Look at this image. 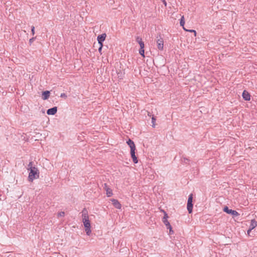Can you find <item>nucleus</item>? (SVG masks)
<instances>
[{
  "mask_svg": "<svg viewBox=\"0 0 257 257\" xmlns=\"http://www.w3.org/2000/svg\"><path fill=\"white\" fill-rule=\"evenodd\" d=\"M186 31H188L190 32H193V33H194L195 36L196 35V31H195L194 30H186Z\"/></svg>",
  "mask_w": 257,
  "mask_h": 257,
  "instance_id": "27",
  "label": "nucleus"
},
{
  "mask_svg": "<svg viewBox=\"0 0 257 257\" xmlns=\"http://www.w3.org/2000/svg\"><path fill=\"white\" fill-rule=\"evenodd\" d=\"M150 114V112H148V115L151 116V114Z\"/></svg>",
  "mask_w": 257,
  "mask_h": 257,
  "instance_id": "33",
  "label": "nucleus"
},
{
  "mask_svg": "<svg viewBox=\"0 0 257 257\" xmlns=\"http://www.w3.org/2000/svg\"><path fill=\"white\" fill-rule=\"evenodd\" d=\"M50 92L49 91L46 90L42 92V98L43 100H46L48 99L50 96Z\"/></svg>",
  "mask_w": 257,
  "mask_h": 257,
  "instance_id": "11",
  "label": "nucleus"
},
{
  "mask_svg": "<svg viewBox=\"0 0 257 257\" xmlns=\"http://www.w3.org/2000/svg\"><path fill=\"white\" fill-rule=\"evenodd\" d=\"M106 195L107 197H110L113 195L112 190L109 188L106 189Z\"/></svg>",
  "mask_w": 257,
  "mask_h": 257,
  "instance_id": "15",
  "label": "nucleus"
},
{
  "mask_svg": "<svg viewBox=\"0 0 257 257\" xmlns=\"http://www.w3.org/2000/svg\"><path fill=\"white\" fill-rule=\"evenodd\" d=\"M131 148V153H134L135 152L136 150V146L135 144H134L133 145L130 146Z\"/></svg>",
  "mask_w": 257,
  "mask_h": 257,
  "instance_id": "20",
  "label": "nucleus"
},
{
  "mask_svg": "<svg viewBox=\"0 0 257 257\" xmlns=\"http://www.w3.org/2000/svg\"><path fill=\"white\" fill-rule=\"evenodd\" d=\"M34 38L30 39L29 40L30 43H32L34 41Z\"/></svg>",
  "mask_w": 257,
  "mask_h": 257,
  "instance_id": "30",
  "label": "nucleus"
},
{
  "mask_svg": "<svg viewBox=\"0 0 257 257\" xmlns=\"http://www.w3.org/2000/svg\"><path fill=\"white\" fill-rule=\"evenodd\" d=\"M243 98L246 101H249L250 99V94L246 90H244L242 94Z\"/></svg>",
  "mask_w": 257,
  "mask_h": 257,
  "instance_id": "9",
  "label": "nucleus"
},
{
  "mask_svg": "<svg viewBox=\"0 0 257 257\" xmlns=\"http://www.w3.org/2000/svg\"><path fill=\"white\" fill-rule=\"evenodd\" d=\"M28 167H30V168L28 169L30 171L28 179L30 181L32 182L34 179L39 178V171L37 168L32 166V162L29 163Z\"/></svg>",
  "mask_w": 257,
  "mask_h": 257,
  "instance_id": "2",
  "label": "nucleus"
},
{
  "mask_svg": "<svg viewBox=\"0 0 257 257\" xmlns=\"http://www.w3.org/2000/svg\"><path fill=\"white\" fill-rule=\"evenodd\" d=\"M166 228L167 229H169V233L170 234H172L174 233V231L173 230H172V226L171 225H170V226H169V225L168 226H166Z\"/></svg>",
  "mask_w": 257,
  "mask_h": 257,
  "instance_id": "21",
  "label": "nucleus"
},
{
  "mask_svg": "<svg viewBox=\"0 0 257 257\" xmlns=\"http://www.w3.org/2000/svg\"><path fill=\"white\" fill-rule=\"evenodd\" d=\"M180 24L181 26L184 27L185 24V21L184 16H182L180 19Z\"/></svg>",
  "mask_w": 257,
  "mask_h": 257,
  "instance_id": "18",
  "label": "nucleus"
},
{
  "mask_svg": "<svg viewBox=\"0 0 257 257\" xmlns=\"http://www.w3.org/2000/svg\"><path fill=\"white\" fill-rule=\"evenodd\" d=\"M139 53L140 54L143 56V57H145V50H144V47L140 48L139 50Z\"/></svg>",
  "mask_w": 257,
  "mask_h": 257,
  "instance_id": "16",
  "label": "nucleus"
},
{
  "mask_svg": "<svg viewBox=\"0 0 257 257\" xmlns=\"http://www.w3.org/2000/svg\"><path fill=\"white\" fill-rule=\"evenodd\" d=\"M31 31H32V33L33 35H34L35 34V27L34 26L32 27Z\"/></svg>",
  "mask_w": 257,
  "mask_h": 257,
  "instance_id": "28",
  "label": "nucleus"
},
{
  "mask_svg": "<svg viewBox=\"0 0 257 257\" xmlns=\"http://www.w3.org/2000/svg\"><path fill=\"white\" fill-rule=\"evenodd\" d=\"M156 42L158 49L160 50H162L164 47V41L160 34L157 37Z\"/></svg>",
  "mask_w": 257,
  "mask_h": 257,
  "instance_id": "4",
  "label": "nucleus"
},
{
  "mask_svg": "<svg viewBox=\"0 0 257 257\" xmlns=\"http://www.w3.org/2000/svg\"><path fill=\"white\" fill-rule=\"evenodd\" d=\"M131 148V153H134L135 152L136 150V146L135 144H134L133 145L130 146Z\"/></svg>",
  "mask_w": 257,
  "mask_h": 257,
  "instance_id": "19",
  "label": "nucleus"
},
{
  "mask_svg": "<svg viewBox=\"0 0 257 257\" xmlns=\"http://www.w3.org/2000/svg\"><path fill=\"white\" fill-rule=\"evenodd\" d=\"M99 47L98 48V51L101 53V51L102 50V47H103V44H99Z\"/></svg>",
  "mask_w": 257,
  "mask_h": 257,
  "instance_id": "26",
  "label": "nucleus"
},
{
  "mask_svg": "<svg viewBox=\"0 0 257 257\" xmlns=\"http://www.w3.org/2000/svg\"><path fill=\"white\" fill-rule=\"evenodd\" d=\"M131 157L133 159V162L135 164L138 163V160L137 157H136V156L135 155V152L131 153Z\"/></svg>",
  "mask_w": 257,
  "mask_h": 257,
  "instance_id": "14",
  "label": "nucleus"
},
{
  "mask_svg": "<svg viewBox=\"0 0 257 257\" xmlns=\"http://www.w3.org/2000/svg\"><path fill=\"white\" fill-rule=\"evenodd\" d=\"M136 42L139 44L140 48L145 47L144 43L142 41V38L139 36L136 37Z\"/></svg>",
  "mask_w": 257,
  "mask_h": 257,
  "instance_id": "13",
  "label": "nucleus"
},
{
  "mask_svg": "<svg viewBox=\"0 0 257 257\" xmlns=\"http://www.w3.org/2000/svg\"><path fill=\"white\" fill-rule=\"evenodd\" d=\"M82 222L83 223L85 231L88 235H90L91 233V225L89 220L88 211L86 208H84L82 211Z\"/></svg>",
  "mask_w": 257,
  "mask_h": 257,
  "instance_id": "1",
  "label": "nucleus"
},
{
  "mask_svg": "<svg viewBox=\"0 0 257 257\" xmlns=\"http://www.w3.org/2000/svg\"><path fill=\"white\" fill-rule=\"evenodd\" d=\"M107 188H108L107 187V185L106 183H104V185H103V189L106 190V189H107Z\"/></svg>",
  "mask_w": 257,
  "mask_h": 257,
  "instance_id": "29",
  "label": "nucleus"
},
{
  "mask_svg": "<svg viewBox=\"0 0 257 257\" xmlns=\"http://www.w3.org/2000/svg\"><path fill=\"white\" fill-rule=\"evenodd\" d=\"M192 202H193V194H190L189 195L188 199L187 205V210L189 213H191L192 212V209H193V203Z\"/></svg>",
  "mask_w": 257,
  "mask_h": 257,
  "instance_id": "3",
  "label": "nucleus"
},
{
  "mask_svg": "<svg viewBox=\"0 0 257 257\" xmlns=\"http://www.w3.org/2000/svg\"><path fill=\"white\" fill-rule=\"evenodd\" d=\"M57 111V107L56 106H54L52 108H49L47 111V113L48 115H54L56 113Z\"/></svg>",
  "mask_w": 257,
  "mask_h": 257,
  "instance_id": "8",
  "label": "nucleus"
},
{
  "mask_svg": "<svg viewBox=\"0 0 257 257\" xmlns=\"http://www.w3.org/2000/svg\"><path fill=\"white\" fill-rule=\"evenodd\" d=\"M126 143L129 147L135 144L134 142L130 139L128 140V141L126 142Z\"/></svg>",
  "mask_w": 257,
  "mask_h": 257,
  "instance_id": "23",
  "label": "nucleus"
},
{
  "mask_svg": "<svg viewBox=\"0 0 257 257\" xmlns=\"http://www.w3.org/2000/svg\"><path fill=\"white\" fill-rule=\"evenodd\" d=\"M223 211L227 214H231L234 216H237L239 214L236 211L228 208L227 206H225L223 209Z\"/></svg>",
  "mask_w": 257,
  "mask_h": 257,
  "instance_id": "5",
  "label": "nucleus"
},
{
  "mask_svg": "<svg viewBox=\"0 0 257 257\" xmlns=\"http://www.w3.org/2000/svg\"><path fill=\"white\" fill-rule=\"evenodd\" d=\"M257 226V222L253 219L251 220L250 225L249 226V229L248 230V232L251 230L253 229L254 228H255Z\"/></svg>",
  "mask_w": 257,
  "mask_h": 257,
  "instance_id": "12",
  "label": "nucleus"
},
{
  "mask_svg": "<svg viewBox=\"0 0 257 257\" xmlns=\"http://www.w3.org/2000/svg\"><path fill=\"white\" fill-rule=\"evenodd\" d=\"M189 162H190V160L185 157H184L183 158V160H182V163H184L186 164H189Z\"/></svg>",
  "mask_w": 257,
  "mask_h": 257,
  "instance_id": "17",
  "label": "nucleus"
},
{
  "mask_svg": "<svg viewBox=\"0 0 257 257\" xmlns=\"http://www.w3.org/2000/svg\"><path fill=\"white\" fill-rule=\"evenodd\" d=\"M111 201L113 205L117 209H120L121 205L118 201L115 199H111Z\"/></svg>",
  "mask_w": 257,
  "mask_h": 257,
  "instance_id": "7",
  "label": "nucleus"
},
{
  "mask_svg": "<svg viewBox=\"0 0 257 257\" xmlns=\"http://www.w3.org/2000/svg\"><path fill=\"white\" fill-rule=\"evenodd\" d=\"M164 4L165 6H166V5H167V3H166V2L165 1H164Z\"/></svg>",
  "mask_w": 257,
  "mask_h": 257,
  "instance_id": "31",
  "label": "nucleus"
},
{
  "mask_svg": "<svg viewBox=\"0 0 257 257\" xmlns=\"http://www.w3.org/2000/svg\"><path fill=\"white\" fill-rule=\"evenodd\" d=\"M156 120V118L155 117V116L154 115H153V116L152 117V126L154 127L155 126Z\"/></svg>",
  "mask_w": 257,
  "mask_h": 257,
  "instance_id": "22",
  "label": "nucleus"
},
{
  "mask_svg": "<svg viewBox=\"0 0 257 257\" xmlns=\"http://www.w3.org/2000/svg\"><path fill=\"white\" fill-rule=\"evenodd\" d=\"M64 215H65V212L63 211L60 212L58 214V216H64Z\"/></svg>",
  "mask_w": 257,
  "mask_h": 257,
  "instance_id": "24",
  "label": "nucleus"
},
{
  "mask_svg": "<svg viewBox=\"0 0 257 257\" xmlns=\"http://www.w3.org/2000/svg\"><path fill=\"white\" fill-rule=\"evenodd\" d=\"M183 29H184V30L185 31H186V30H188L187 29H186V28H185L184 27H183Z\"/></svg>",
  "mask_w": 257,
  "mask_h": 257,
  "instance_id": "32",
  "label": "nucleus"
},
{
  "mask_svg": "<svg viewBox=\"0 0 257 257\" xmlns=\"http://www.w3.org/2000/svg\"><path fill=\"white\" fill-rule=\"evenodd\" d=\"M106 35L105 33L99 35L97 36V40L99 44H103V42L105 40Z\"/></svg>",
  "mask_w": 257,
  "mask_h": 257,
  "instance_id": "6",
  "label": "nucleus"
},
{
  "mask_svg": "<svg viewBox=\"0 0 257 257\" xmlns=\"http://www.w3.org/2000/svg\"><path fill=\"white\" fill-rule=\"evenodd\" d=\"M163 212L164 213V216L163 218L162 221H163V223H164V224L165 225V226L169 225V226H170V224L167 220V219L168 218V215L165 211H163Z\"/></svg>",
  "mask_w": 257,
  "mask_h": 257,
  "instance_id": "10",
  "label": "nucleus"
},
{
  "mask_svg": "<svg viewBox=\"0 0 257 257\" xmlns=\"http://www.w3.org/2000/svg\"><path fill=\"white\" fill-rule=\"evenodd\" d=\"M60 97H62V98H67V95L65 93H63L61 94Z\"/></svg>",
  "mask_w": 257,
  "mask_h": 257,
  "instance_id": "25",
  "label": "nucleus"
}]
</instances>
